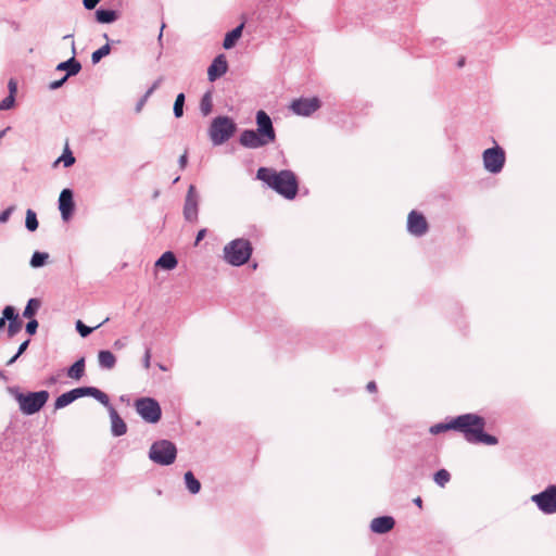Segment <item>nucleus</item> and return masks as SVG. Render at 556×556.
<instances>
[{
	"instance_id": "obj_1",
	"label": "nucleus",
	"mask_w": 556,
	"mask_h": 556,
	"mask_svg": "<svg viewBox=\"0 0 556 556\" xmlns=\"http://www.w3.org/2000/svg\"><path fill=\"white\" fill-rule=\"evenodd\" d=\"M256 129H244L239 136V143L247 149H260L276 140V130L271 117L258 110L255 115Z\"/></svg>"
},
{
	"instance_id": "obj_2",
	"label": "nucleus",
	"mask_w": 556,
	"mask_h": 556,
	"mask_svg": "<svg viewBox=\"0 0 556 556\" xmlns=\"http://www.w3.org/2000/svg\"><path fill=\"white\" fill-rule=\"evenodd\" d=\"M256 178L287 200L295 199L299 192L298 177L290 169L277 172L270 167H260L256 172Z\"/></svg>"
},
{
	"instance_id": "obj_3",
	"label": "nucleus",
	"mask_w": 556,
	"mask_h": 556,
	"mask_svg": "<svg viewBox=\"0 0 556 556\" xmlns=\"http://www.w3.org/2000/svg\"><path fill=\"white\" fill-rule=\"evenodd\" d=\"M455 431L463 433L467 442L473 444L496 445L498 439L484 431L485 419L477 414L467 413L454 417Z\"/></svg>"
},
{
	"instance_id": "obj_4",
	"label": "nucleus",
	"mask_w": 556,
	"mask_h": 556,
	"mask_svg": "<svg viewBox=\"0 0 556 556\" xmlns=\"http://www.w3.org/2000/svg\"><path fill=\"white\" fill-rule=\"evenodd\" d=\"M9 392L18 403L20 410L27 416L38 413L49 400L47 390L24 393L17 387H10Z\"/></svg>"
},
{
	"instance_id": "obj_5",
	"label": "nucleus",
	"mask_w": 556,
	"mask_h": 556,
	"mask_svg": "<svg viewBox=\"0 0 556 556\" xmlns=\"http://www.w3.org/2000/svg\"><path fill=\"white\" fill-rule=\"evenodd\" d=\"M224 260L231 266L240 267L247 264L253 253V247L248 239L238 238L224 247Z\"/></svg>"
},
{
	"instance_id": "obj_6",
	"label": "nucleus",
	"mask_w": 556,
	"mask_h": 556,
	"mask_svg": "<svg viewBox=\"0 0 556 556\" xmlns=\"http://www.w3.org/2000/svg\"><path fill=\"white\" fill-rule=\"evenodd\" d=\"M237 131V124L230 116L218 115L214 117L208 127V136L214 146L227 142Z\"/></svg>"
},
{
	"instance_id": "obj_7",
	"label": "nucleus",
	"mask_w": 556,
	"mask_h": 556,
	"mask_svg": "<svg viewBox=\"0 0 556 556\" xmlns=\"http://www.w3.org/2000/svg\"><path fill=\"white\" fill-rule=\"evenodd\" d=\"M149 459L160 466H169L175 463L177 447L169 440L162 439L154 441L149 450Z\"/></svg>"
},
{
	"instance_id": "obj_8",
	"label": "nucleus",
	"mask_w": 556,
	"mask_h": 556,
	"mask_svg": "<svg viewBox=\"0 0 556 556\" xmlns=\"http://www.w3.org/2000/svg\"><path fill=\"white\" fill-rule=\"evenodd\" d=\"M135 407L137 413L144 421L149 424H156L161 420L162 408L155 399L140 397L136 400Z\"/></svg>"
},
{
	"instance_id": "obj_9",
	"label": "nucleus",
	"mask_w": 556,
	"mask_h": 556,
	"mask_svg": "<svg viewBox=\"0 0 556 556\" xmlns=\"http://www.w3.org/2000/svg\"><path fill=\"white\" fill-rule=\"evenodd\" d=\"M482 161L485 170L491 174H500L505 165L506 155L503 148L495 144L492 148H488L482 153Z\"/></svg>"
},
{
	"instance_id": "obj_10",
	"label": "nucleus",
	"mask_w": 556,
	"mask_h": 556,
	"mask_svg": "<svg viewBox=\"0 0 556 556\" xmlns=\"http://www.w3.org/2000/svg\"><path fill=\"white\" fill-rule=\"evenodd\" d=\"M531 502L545 515L556 514V484H548L543 491L533 494Z\"/></svg>"
},
{
	"instance_id": "obj_11",
	"label": "nucleus",
	"mask_w": 556,
	"mask_h": 556,
	"mask_svg": "<svg viewBox=\"0 0 556 556\" xmlns=\"http://www.w3.org/2000/svg\"><path fill=\"white\" fill-rule=\"evenodd\" d=\"M321 101L318 97L299 98L292 101L290 109L299 116H311L314 112L319 110Z\"/></svg>"
},
{
	"instance_id": "obj_12",
	"label": "nucleus",
	"mask_w": 556,
	"mask_h": 556,
	"mask_svg": "<svg viewBox=\"0 0 556 556\" xmlns=\"http://www.w3.org/2000/svg\"><path fill=\"white\" fill-rule=\"evenodd\" d=\"M407 231L414 237H422L429 230V224L422 213L413 210L407 216Z\"/></svg>"
},
{
	"instance_id": "obj_13",
	"label": "nucleus",
	"mask_w": 556,
	"mask_h": 556,
	"mask_svg": "<svg viewBox=\"0 0 556 556\" xmlns=\"http://www.w3.org/2000/svg\"><path fill=\"white\" fill-rule=\"evenodd\" d=\"M199 213V195L195 187L190 185L184 204V217L188 222H195Z\"/></svg>"
},
{
	"instance_id": "obj_14",
	"label": "nucleus",
	"mask_w": 556,
	"mask_h": 556,
	"mask_svg": "<svg viewBox=\"0 0 556 556\" xmlns=\"http://www.w3.org/2000/svg\"><path fill=\"white\" fill-rule=\"evenodd\" d=\"M74 401L84 397L91 396L102 405H109V395L96 387H78L70 390Z\"/></svg>"
},
{
	"instance_id": "obj_15",
	"label": "nucleus",
	"mask_w": 556,
	"mask_h": 556,
	"mask_svg": "<svg viewBox=\"0 0 556 556\" xmlns=\"http://www.w3.org/2000/svg\"><path fill=\"white\" fill-rule=\"evenodd\" d=\"M59 210L63 220L67 222L75 212L74 192L70 188L61 191L59 197Z\"/></svg>"
},
{
	"instance_id": "obj_16",
	"label": "nucleus",
	"mask_w": 556,
	"mask_h": 556,
	"mask_svg": "<svg viewBox=\"0 0 556 556\" xmlns=\"http://www.w3.org/2000/svg\"><path fill=\"white\" fill-rule=\"evenodd\" d=\"M55 70L65 72V76L67 77L76 76L81 71V63L76 59V48L74 41H72V56L66 61L60 62Z\"/></svg>"
},
{
	"instance_id": "obj_17",
	"label": "nucleus",
	"mask_w": 556,
	"mask_h": 556,
	"mask_svg": "<svg viewBox=\"0 0 556 556\" xmlns=\"http://www.w3.org/2000/svg\"><path fill=\"white\" fill-rule=\"evenodd\" d=\"M228 71V63L224 54H218L207 68V79L211 83L216 81Z\"/></svg>"
},
{
	"instance_id": "obj_18",
	"label": "nucleus",
	"mask_w": 556,
	"mask_h": 556,
	"mask_svg": "<svg viewBox=\"0 0 556 556\" xmlns=\"http://www.w3.org/2000/svg\"><path fill=\"white\" fill-rule=\"evenodd\" d=\"M108 408L111 419V433L113 437H122L127 432V425L124 419L119 416L117 410L111 405H103Z\"/></svg>"
},
{
	"instance_id": "obj_19",
	"label": "nucleus",
	"mask_w": 556,
	"mask_h": 556,
	"mask_svg": "<svg viewBox=\"0 0 556 556\" xmlns=\"http://www.w3.org/2000/svg\"><path fill=\"white\" fill-rule=\"evenodd\" d=\"M4 318H8V336L9 338H13L20 330L22 329L23 323L15 309L12 305H7L4 307Z\"/></svg>"
},
{
	"instance_id": "obj_20",
	"label": "nucleus",
	"mask_w": 556,
	"mask_h": 556,
	"mask_svg": "<svg viewBox=\"0 0 556 556\" xmlns=\"http://www.w3.org/2000/svg\"><path fill=\"white\" fill-rule=\"evenodd\" d=\"M395 526V520L392 516H379L371 520L370 530L377 534H384L390 532Z\"/></svg>"
},
{
	"instance_id": "obj_21",
	"label": "nucleus",
	"mask_w": 556,
	"mask_h": 556,
	"mask_svg": "<svg viewBox=\"0 0 556 556\" xmlns=\"http://www.w3.org/2000/svg\"><path fill=\"white\" fill-rule=\"evenodd\" d=\"M94 18L100 24H112L119 18V13L116 10L101 7L96 10Z\"/></svg>"
},
{
	"instance_id": "obj_22",
	"label": "nucleus",
	"mask_w": 556,
	"mask_h": 556,
	"mask_svg": "<svg viewBox=\"0 0 556 556\" xmlns=\"http://www.w3.org/2000/svg\"><path fill=\"white\" fill-rule=\"evenodd\" d=\"M243 28L244 22L240 23L238 26L226 33L223 41L224 49L230 50L237 45L238 40L242 36Z\"/></svg>"
},
{
	"instance_id": "obj_23",
	"label": "nucleus",
	"mask_w": 556,
	"mask_h": 556,
	"mask_svg": "<svg viewBox=\"0 0 556 556\" xmlns=\"http://www.w3.org/2000/svg\"><path fill=\"white\" fill-rule=\"evenodd\" d=\"M178 264L176 255L172 251L164 252L155 262V266L162 269L172 270Z\"/></svg>"
},
{
	"instance_id": "obj_24",
	"label": "nucleus",
	"mask_w": 556,
	"mask_h": 556,
	"mask_svg": "<svg viewBox=\"0 0 556 556\" xmlns=\"http://www.w3.org/2000/svg\"><path fill=\"white\" fill-rule=\"evenodd\" d=\"M99 366L102 369H113L116 365V357L110 350H100L98 353Z\"/></svg>"
},
{
	"instance_id": "obj_25",
	"label": "nucleus",
	"mask_w": 556,
	"mask_h": 556,
	"mask_svg": "<svg viewBox=\"0 0 556 556\" xmlns=\"http://www.w3.org/2000/svg\"><path fill=\"white\" fill-rule=\"evenodd\" d=\"M85 368H86V359L84 356H81L73 365H71L67 368L66 375L74 380H79L85 375Z\"/></svg>"
},
{
	"instance_id": "obj_26",
	"label": "nucleus",
	"mask_w": 556,
	"mask_h": 556,
	"mask_svg": "<svg viewBox=\"0 0 556 556\" xmlns=\"http://www.w3.org/2000/svg\"><path fill=\"white\" fill-rule=\"evenodd\" d=\"M184 482L187 488V490L192 494L195 495L201 491V482L200 480L193 475L191 470H188L184 475Z\"/></svg>"
},
{
	"instance_id": "obj_27",
	"label": "nucleus",
	"mask_w": 556,
	"mask_h": 556,
	"mask_svg": "<svg viewBox=\"0 0 556 556\" xmlns=\"http://www.w3.org/2000/svg\"><path fill=\"white\" fill-rule=\"evenodd\" d=\"M200 111L203 116H207L213 111V92L212 90H207L201 98L200 101Z\"/></svg>"
},
{
	"instance_id": "obj_28",
	"label": "nucleus",
	"mask_w": 556,
	"mask_h": 556,
	"mask_svg": "<svg viewBox=\"0 0 556 556\" xmlns=\"http://www.w3.org/2000/svg\"><path fill=\"white\" fill-rule=\"evenodd\" d=\"M41 306V301L37 298H31L27 301V304L23 311V317L30 319L37 314Z\"/></svg>"
},
{
	"instance_id": "obj_29",
	"label": "nucleus",
	"mask_w": 556,
	"mask_h": 556,
	"mask_svg": "<svg viewBox=\"0 0 556 556\" xmlns=\"http://www.w3.org/2000/svg\"><path fill=\"white\" fill-rule=\"evenodd\" d=\"M448 430L455 431V420H454V417L451 418L447 421L438 422V424L431 426L430 429H429L430 433L434 434V435L443 433V432H446Z\"/></svg>"
},
{
	"instance_id": "obj_30",
	"label": "nucleus",
	"mask_w": 556,
	"mask_h": 556,
	"mask_svg": "<svg viewBox=\"0 0 556 556\" xmlns=\"http://www.w3.org/2000/svg\"><path fill=\"white\" fill-rule=\"evenodd\" d=\"M49 260V254L47 252L35 251L30 257L29 265L33 268L43 267Z\"/></svg>"
},
{
	"instance_id": "obj_31",
	"label": "nucleus",
	"mask_w": 556,
	"mask_h": 556,
	"mask_svg": "<svg viewBox=\"0 0 556 556\" xmlns=\"http://www.w3.org/2000/svg\"><path fill=\"white\" fill-rule=\"evenodd\" d=\"M39 223L37 214L31 208L26 211L25 227L28 231L34 232L38 229Z\"/></svg>"
},
{
	"instance_id": "obj_32",
	"label": "nucleus",
	"mask_w": 556,
	"mask_h": 556,
	"mask_svg": "<svg viewBox=\"0 0 556 556\" xmlns=\"http://www.w3.org/2000/svg\"><path fill=\"white\" fill-rule=\"evenodd\" d=\"M111 53V46L109 42L97 49L91 53V63L93 65L98 64L103 58L108 56Z\"/></svg>"
},
{
	"instance_id": "obj_33",
	"label": "nucleus",
	"mask_w": 556,
	"mask_h": 556,
	"mask_svg": "<svg viewBox=\"0 0 556 556\" xmlns=\"http://www.w3.org/2000/svg\"><path fill=\"white\" fill-rule=\"evenodd\" d=\"M186 96L184 92H180L176 96L173 113L176 118H180L184 115V106H185Z\"/></svg>"
},
{
	"instance_id": "obj_34",
	"label": "nucleus",
	"mask_w": 556,
	"mask_h": 556,
	"mask_svg": "<svg viewBox=\"0 0 556 556\" xmlns=\"http://www.w3.org/2000/svg\"><path fill=\"white\" fill-rule=\"evenodd\" d=\"M109 321V318H105L101 324H99L96 327H89L85 325L81 320L76 321V330L80 334V337L86 338L88 337L94 329L101 327L103 324Z\"/></svg>"
},
{
	"instance_id": "obj_35",
	"label": "nucleus",
	"mask_w": 556,
	"mask_h": 556,
	"mask_svg": "<svg viewBox=\"0 0 556 556\" xmlns=\"http://www.w3.org/2000/svg\"><path fill=\"white\" fill-rule=\"evenodd\" d=\"M74 402L70 391L62 393L54 401V409H62Z\"/></svg>"
},
{
	"instance_id": "obj_36",
	"label": "nucleus",
	"mask_w": 556,
	"mask_h": 556,
	"mask_svg": "<svg viewBox=\"0 0 556 556\" xmlns=\"http://www.w3.org/2000/svg\"><path fill=\"white\" fill-rule=\"evenodd\" d=\"M75 157L68 147H65L62 155L54 162V165L62 162L64 167H71L75 164Z\"/></svg>"
},
{
	"instance_id": "obj_37",
	"label": "nucleus",
	"mask_w": 556,
	"mask_h": 556,
	"mask_svg": "<svg viewBox=\"0 0 556 556\" xmlns=\"http://www.w3.org/2000/svg\"><path fill=\"white\" fill-rule=\"evenodd\" d=\"M433 480H434V482H435L439 486L443 488V486H445V484H446L447 482H450V480H451V473H450L446 469H444V468L439 469V470L434 473V476H433Z\"/></svg>"
},
{
	"instance_id": "obj_38",
	"label": "nucleus",
	"mask_w": 556,
	"mask_h": 556,
	"mask_svg": "<svg viewBox=\"0 0 556 556\" xmlns=\"http://www.w3.org/2000/svg\"><path fill=\"white\" fill-rule=\"evenodd\" d=\"M15 105V96L8 94L0 101V111L11 110Z\"/></svg>"
},
{
	"instance_id": "obj_39",
	"label": "nucleus",
	"mask_w": 556,
	"mask_h": 556,
	"mask_svg": "<svg viewBox=\"0 0 556 556\" xmlns=\"http://www.w3.org/2000/svg\"><path fill=\"white\" fill-rule=\"evenodd\" d=\"M38 326H39V324H38L37 319L30 318V319H28V321L25 325V331L29 336H34L37 332Z\"/></svg>"
},
{
	"instance_id": "obj_40",
	"label": "nucleus",
	"mask_w": 556,
	"mask_h": 556,
	"mask_svg": "<svg viewBox=\"0 0 556 556\" xmlns=\"http://www.w3.org/2000/svg\"><path fill=\"white\" fill-rule=\"evenodd\" d=\"M142 365L146 369H149L151 365V348L148 345H146L144 354L142 357Z\"/></svg>"
},
{
	"instance_id": "obj_41",
	"label": "nucleus",
	"mask_w": 556,
	"mask_h": 556,
	"mask_svg": "<svg viewBox=\"0 0 556 556\" xmlns=\"http://www.w3.org/2000/svg\"><path fill=\"white\" fill-rule=\"evenodd\" d=\"M70 77L67 76H63L62 78L58 79V80H53L49 84V89L50 90H56L59 88H61L68 79Z\"/></svg>"
},
{
	"instance_id": "obj_42",
	"label": "nucleus",
	"mask_w": 556,
	"mask_h": 556,
	"mask_svg": "<svg viewBox=\"0 0 556 556\" xmlns=\"http://www.w3.org/2000/svg\"><path fill=\"white\" fill-rule=\"evenodd\" d=\"M14 211V206H9L0 213V224H4L9 220L10 216Z\"/></svg>"
},
{
	"instance_id": "obj_43",
	"label": "nucleus",
	"mask_w": 556,
	"mask_h": 556,
	"mask_svg": "<svg viewBox=\"0 0 556 556\" xmlns=\"http://www.w3.org/2000/svg\"><path fill=\"white\" fill-rule=\"evenodd\" d=\"M101 0H83L86 10H93Z\"/></svg>"
},
{
	"instance_id": "obj_44",
	"label": "nucleus",
	"mask_w": 556,
	"mask_h": 556,
	"mask_svg": "<svg viewBox=\"0 0 556 556\" xmlns=\"http://www.w3.org/2000/svg\"><path fill=\"white\" fill-rule=\"evenodd\" d=\"M187 163H188V153H187V151H185L184 154H181L178 159V165H179L180 169H185L187 166Z\"/></svg>"
},
{
	"instance_id": "obj_45",
	"label": "nucleus",
	"mask_w": 556,
	"mask_h": 556,
	"mask_svg": "<svg viewBox=\"0 0 556 556\" xmlns=\"http://www.w3.org/2000/svg\"><path fill=\"white\" fill-rule=\"evenodd\" d=\"M29 343H30V340H29V339H27V340H25L24 342H22V343L20 344V346H18L17 351H16V356H21V355H22V354L27 350V348H28Z\"/></svg>"
},
{
	"instance_id": "obj_46",
	"label": "nucleus",
	"mask_w": 556,
	"mask_h": 556,
	"mask_svg": "<svg viewBox=\"0 0 556 556\" xmlns=\"http://www.w3.org/2000/svg\"><path fill=\"white\" fill-rule=\"evenodd\" d=\"M205 235H206V229L205 228L200 229L195 236L194 244L198 245L200 243V241H202L204 239Z\"/></svg>"
},
{
	"instance_id": "obj_47",
	"label": "nucleus",
	"mask_w": 556,
	"mask_h": 556,
	"mask_svg": "<svg viewBox=\"0 0 556 556\" xmlns=\"http://www.w3.org/2000/svg\"><path fill=\"white\" fill-rule=\"evenodd\" d=\"M8 87H9V94L15 96V92H16V83H15L13 79H11V80L9 81Z\"/></svg>"
},
{
	"instance_id": "obj_48",
	"label": "nucleus",
	"mask_w": 556,
	"mask_h": 556,
	"mask_svg": "<svg viewBox=\"0 0 556 556\" xmlns=\"http://www.w3.org/2000/svg\"><path fill=\"white\" fill-rule=\"evenodd\" d=\"M165 27V23H162L160 34L157 36V42L162 47L163 46V29Z\"/></svg>"
},
{
	"instance_id": "obj_49",
	"label": "nucleus",
	"mask_w": 556,
	"mask_h": 556,
	"mask_svg": "<svg viewBox=\"0 0 556 556\" xmlns=\"http://www.w3.org/2000/svg\"><path fill=\"white\" fill-rule=\"evenodd\" d=\"M148 99H144V97H142L136 104V112H140L142 106L144 105L146 101Z\"/></svg>"
},
{
	"instance_id": "obj_50",
	"label": "nucleus",
	"mask_w": 556,
	"mask_h": 556,
	"mask_svg": "<svg viewBox=\"0 0 556 556\" xmlns=\"http://www.w3.org/2000/svg\"><path fill=\"white\" fill-rule=\"evenodd\" d=\"M368 392H374L377 390V384L375 381H369L366 386Z\"/></svg>"
},
{
	"instance_id": "obj_51",
	"label": "nucleus",
	"mask_w": 556,
	"mask_h": 556,
	"mask_svg": "<svg viewBox=\"0 0 556 556\" xmlns=\"http://www.w3.org/2000/svg\"><path fill=\"white\" fill-rule=\"evenodd\" d=\"M20 356H16V353L7 362V366L13 365Z\"/></svg>"
},
{
	"instance_id": "obj_52",
	"label": "nucleus",
	"mask_w": 556,
	"mask_h": 556,
	"mask_svg": "<svg viewBox=\"0 0 556 556\" xmlns=\"http://www.w3.org/2000/svg\"><path fill=\"white\" fill-rule=\"evenodd\" d=\"M8 318H4V309L2 311V317L0 318V330L5 326Z\"/></svg>"
},
{
	"instance_id": "obj_53",
	"label": "nucleus",
	"mask_w": 556,
	"mask_h": 556,
	"mask_svg": "<svg viewBox=\"0 0 556 556\" xmlns=\"http://www.w3.org/2000/svg\"><path fill=\"white\" fill-rule=\"evenodd\" d=\"M414 504L418 507H421L422 506V500L420 496H417L415 500H414Z\"/></svg>"
},
{
	"instance_id": "obj_54",
	"label": "nucleus",
	"mask_w": 556,
	"mask_h": 556,
	"mask_svg": "<svg viewBox=\"0 0 556 556\" xmlns=\"http://www.w3.org/2000/svg\"><path fill=\"white\" fill-rule=\"evenodd\" d=\"M153 92V88L150 87L142 97H144V99H148Z\"/></svg>"
},
{
	"instance_id": "obj_55",
	"label": "nucleus",
	"mask_w": 556,
	"mask_h": 556,
	"mask_svg": "<svg viewBox=\"0 0 556 556\" xmlns=\"http://www.w3.org/2000/svg\"><path fill=\"white\" fill-rule=\"evenodd\" d=\"M10 129H11V127H10V126H8L7 128L2 129V130L0 131V139H1V138H3V137L5 136V134H7Z\"/></svg>"
},
{
	"instance_id": "obj_56",
	"label": "nucleus",
	"mask_w": 556,
	"mask_h": 556,
	"mask_svg": "<svg viewBox=\"0 0 556 556\" xmlns=\"http://www.w3.org/2000/svg\"><path fill=\"white\" fill-rule=\"evenodd\" d=\"M56 381H58L56 377L51 376V377L48 379V384H54V383H56Z\"/></svg>"
},
{
	"instance_id": "obj_57",
	"label": "nucleus",
	"mask_w": 556,
	"mask_h": 556,
	"mask_svg": "<svg viewBox=\"0 0 556 556\" xmlns=\"http://www.w3.org/2000/svg\"><path fill=\"white\" fill-rule=\"evenodd\" d=\"M464 65H465V58H462L460 60H458L457 66L463 67Z\"/></svg>"
},
{
	"instance_id": "obj_58",
	"label": "nucleus",
	"mask_w": 556,
	"mask_h": 556,
	"mask_svg": "<svg viewBox=\"0 0 556 556\" xmlns=\"http://www.w3.org/2000/svg\"><path fill=\"white\" fill-rule=\"evenodd\" d=\"M160 83H161V79H157L156 81L153 83L151 88H153V90H155L159 87Z\"/></svg>"
},
{
	"instance_id": "obj_59",
	"label": "nucleus",
	"mask_w": 556,
	"mask_h": 556,
	"mask_svg": "<svg viewBox=\"0 0 556 556\" xmlns=\"http://www.w3.org/2000/svg\"><path fill=\"white\" fill-rule=\"evenodd\" d=\"M159 195H160V190H155V191L153 192L152 198L155 200V199H157V198H159Z\"/></svg>"
},
{
	"instance_id": "obj_60",
	"label": "nucleus",
	"mask_w": 556,
	"mask_h": 556,
	"mask_svg": "<svg viewBox=\"0 0 556 556\" xmlns=\"http://www.w3.org/2000/svg\"><path fill=\"white\" fill-rule=\"evenodd\" d=\"M73 37H74V35H73V34H67V35H65V36L63 37V39L70 40V39H72Z\"/></svg>"
},
{
	"instance_id": "obj_61",
	"label": "nucleus",
	"mask_w": 556,
	"mask_h": 556,
	"mask_svg": "<svg viewBox=\"0 0 556 556\" xmlns=\"http://www.w3.org/2000/svg\"><path fill=\"white\" fill-rule=\"evenodd\" d=\"M157 366H159V368H160L161 370H164V371L166 370V367H165L163 364H159Z\"/></svg>"
},
{
	"instance_id": "obj_62",
	"label": "nucleus",
	"mask_w": 556,
	"mask_h": 556,
	"mask_svg": "<svg viewBox=\"0 0 556 556\" xmlns=\"http://www.w3.org/2000/svg\"><path fill=\"white\" fill-rule=\"evenodd\" d=\"M434 42H439L441 45L443 42V40L440 38H437V39H434Z\"/></svg>"
},
{
	"instance_id": "obj_63",
	"label": "nucleus",
	"mask_w": 556,
	"mask_h": 556,
	"mask_svg": "<svg viewBox=\"0 0 556 556\" xmlns=\"http://www.w3.org/2000/svg\"><path fill=\"white\" fill-rule=\"evenodd\" d=\"M179 179H180V177H179V176H177V177L174 179L173 184H176Z\"/></svg>"
},
{
	"instance_id": "obj_64",
	"label": "nucleus",
	"mask_w": 556,
	"mask_h": 556,
	"mask_svg": "<svg viewBox=\"0 0 556 556\" xmlns=\"http://www.w3.org/2000/svg\"><path fill=\"white\" fill-rule=\"evenodd\" d=\"M103 37H104V39H106V40L109 41V36H108V34H104V35H103Z\"/></svg>"
}]
</instances>
